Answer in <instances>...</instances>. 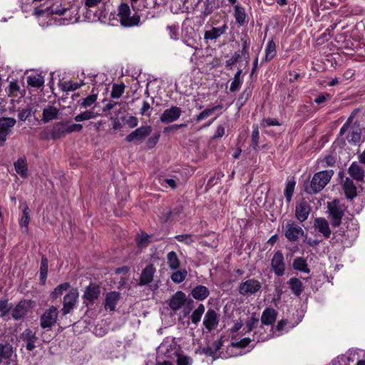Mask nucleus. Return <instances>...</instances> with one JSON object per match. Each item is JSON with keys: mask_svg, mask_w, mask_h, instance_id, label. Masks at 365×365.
I'll use <instances>...</instances> for the list:
<instances>
[{"mask_svg": "<svg viewBox=\"0 0 365 365\" xmlns=\"http://www.w3.org/2000/svg\"><path fill=\"white\" fill-rule=\"evenodd\" d=\"M334 175L332 170L319 171L314 175L310 182L304 185V190L308 194H315L322 190Z\"/></svg>", "mask_w": 365, "mask_h": 365, "instance_id": "nucleus-1", "label": "nucleus"}, {"mask_svg": "<svg viewBox=\"0 0 365 365\" xmlns=\"http://www.w3.org/2000/svg\"><path fill=\"white\" fill-rule=\"evenodd\" d=\"M46 12L51 14L66 15L71 13L68 18L69 22H77L79 19L78 7L70 5L63 0H56L51 6L46 8Z\"/></svg>", "mask_w": 365, "mask_h": 365, "instance_id": "nucleus-2", "label": "nucleus"}, {"mask_svg": "<svg viewBox=\"0 0 365 365\" xmlns=\"http://www.w3.org/2000/svg\"><path fill=\"white\" fill-rule=\"evenodd\" d=\"M116 16L118 21L124 27L137 26L140 22V16L137 14L131 15V11L127 4L122 3L118 6Z\"/></svg>", "mask_w": 365, "mask_h": 365, "instance_id": "nucleus-3", "label": "nucleus"}, {"mask_svg": "<svg viewBox=\"0 0 365 365\" xmlns=\"http://www.w3.org/2000/svg\"><path fill=\"white\" fill-rule=\"evenodd\" d=\"M327 207L331 225L333 227L339 226L345 211L344 205L339 200H334L332 202H328Z\"/></svg>", "mask_w": 365, "mask_h": 365, "instance_id": "nucleus-4", "label": "nucleus"}, {"mask_svg": "<svg viewBox=\"0 0 365 365\" xmlns=\"http://www.w3.org/2000/svg\"><path fill=\"white\" fill-rule=\"evenodd\" d=\"M282 229L287 239L292 242L297 241L304 233L303 229L293 221H287Z\"/></svg>", "mask_w": 365, "mask_h": 365, "instance_id": "nucleus-5", "label": "nucleus"}, {"mask_svg": "<svg viewBox=\"0 0 365 365\" xmlns=\"http://www.w3.org/2000/svg\"><path fill=\"white\" fill-rule=\"evenodd\" d=\"M16 120L14 118H0V147L4 145L8 135L11 133Z\"/></svg>", "mask_w": 365, "mask_h": 365, "instance_id": "nucleus-6", "label": "nucleus"}, {"mask_svg": "<svg viewBox=\"0 0 365 365\" xmlns=\"http://www.w3.org/2000/svg\"><path fill=\"white\" fill-rule=\"evenodd\" d=\"M262 287L259 281L255 279H248L239 286V293L243 296H250L256 294Z\"/></svg>", "mask_w": 365, "mask_h": 365, "instance_id": "nucleus-7", "label": "nucleus"}, {"mask_svg": "<svg viewBox=\"0 0 365 365\" xmlns=\"http://www.w3.org/2000/svg\"><path fill=\"white\" fill-rule=\"evenodd\" d=\"M242 328V324L236 322L231 329L232 341L231 347L235 349L245 348L251 342L249 337H243L242 339L237 338V331Z\"/></svg>", "mask_w": 365, "mask_h": 365, "instance_id": "nucleus-8", "label": "nucleus"}, {"mask_svg": "<svg viewBox=\"0 0 365 365\" xmlns=\"http://www.w3.org/2000/svg\"><path fill=\"white\" fill-rule=\"evenodd\" d=\"M78 292L76 289H71L63 297V315H66L75 307L78 302Z\"/></svg>", "mask_w": 365, "mask_h": 365, "instance_id": "nucleus-9", "label": "nucleus"}, {"mask_svg": "<svg viewBox=\"0 0 365 365\" xmlns=\"http://www.w3.org/2000/svg\"><path fill=\"white\" fill-rule=\"evenodd\" d=\"M271 267L274 274L278 276H282L285 272V262L283 254L281 251L276 252L271 260Z\"/></svg>", "mask_w": 365, "mask_h": 365, "instance_id": "nucleus-10", "label": "nucleus"}, {"mask_svg": "<svg viewBox=\"0 0 365 365\" xmlns=\"http://www.w3.org/2000/svg\"><path fill=\"white\" fill-rule=\"evenodd\" d=\"M152 128L150 125L141 126L128 135L125 140L128 143L133 141H143L150 134Z\"/></svg>", "mask_w": 365, "mask_h": 365, "instance_id": "nucleus-11", "label": "nucleus"}, {"mask_svg": "<svg viewBox=\"0 0 365 365\" xmlns=\"http://www.w3.org/2000/svg\"><path fill=\"white\" fill-rule=\"evenodd\" d=\"M57 309L52 306L48 309L41 317V326L42 328H49L53 326L57 319Z\"/></svg>", "mask_w": 365, "mask_h": 365, "instance_id": "nucleus-12", "label": "nucleus"}, {"mask_svg": "<svg viewBox=\"0 0 365 365\" xmlns=\"http://www.w3.org/2000/svg\"><path fill=\"white\" fill-rule=\"evenodd\" d=\"M182 110L177 106H172L165 109L160 117V120L163 123H170L177 120L182 114Z\"/></svg>", "mask_w": 365, "mask_h": 365, "instance_id": "nucleus-13", "label": "nucleus"}, {"mask_svg": "<svg viewBox=\"0 0 365 365\" xmlns=\"http://www.w3.org/2000/svg\"><path fill=\"white\" fill-rule=\"evenodd\" d=\"M219 323V317L213 309H208L203 319V324L208 331L216 329Z\"/></svg>", "mask_w": 365, "mask_h": 365, "instance_id": "nucleus-14", "label": "nucleus"}, {"mask_svg": "<svg viewBox=\"0 0 365 365\" xmlns=\"http://www.w3.org/2000/svg\"><path fill=\"white\" fill-rule=\"evenodd\" d=\"M227 29V25L225 23L220 27H211L210 29L206 30L204 34V39L206 41L216 40L222 35L226 33Z\"/></svg>", "mask_w": 365, "mask_h": 365, "instance_id": "nucleus-15", "label": "nucleus"}, {"mask_svg": "<svg viewBox=\"0 0 365 365\" xmlns=\"http://www.w3.org/2000/svg\"><path fill=\"white\" fill-rule=\"evenodd\" d=\"M311 207L307 201L302 200L296 206V217L300 221L304 222L310 213Z\"/></svg>", "mask_w": 365, "mask_h": 365, "instance_id": "nucleus-16", "label": "nucleus"}, {"mask_svg": "<svg viewBox=\"0 0 365 365\" xmlns=\"http://www.w3.org/2000/svg\"><path fill=\"white\" fill-rule=\"evenodd\" d=\"M336 163V156L333 154H327L319 158L317 161V169H324L329 167H334Z\"/></svg>", "mask_w": 365, "mask_h": 365, "instance_id": "nucleus-17", "label": "nucleus"}, {"mask_svg": "<svg viewBox=\"0 0 365 365\" xmlns=\"http://www.w3.org/2000/svg\"><path fill=\"white\" fill-rule=\"evenodd\" d=\"M21 337L22 340L26 342V347L27 350L32 351L36 347L35 343L38 339L36 336L35 333H34L31 329H26L24 331Z\"/></svg>", "mask_w": 365, "mask_h": 365, "instance_id": "nucleus-18", "label": "nucleus"}, {"mask_svg": "<svg viewBox=\"0 0 365 365\" xmlns=\"http://www.w3.org/2000/svg\"><path fill=\"white\" fill-rule=\"evenodd\" d=\"M67 134L66 122H58L53 125L51 135L53 140L59 139Z\"/></svg>", "mask_w": 365, "mask_h": 365, "instance_id": "nucleus-19", "label": "nucleus"}, {"mask_svg": "<svg viewBox=\"0 0 365 365\" xmlns=\"http://www.w3.org/2000/svg\"><path fill=\"white\" fill-rule=\"evenodd\" d=\"M120 299V294L117 292H108L105 299V309L106 310L114 311Z\"/></svg>", "mask_w": 365, "mask_h": 365, "instance_id": "nucleus-20", "label": "nucleus"}, {"mask_svg": "<svg viewBox=\"0 0 365 365\" xmlns=\"http://www.w3.org/2000/svg\"><path fill=\"white\" fill-rule=\"evenodd\" d=\"M185 302V294L182 292H177L170 299L169 306L173 311L182 307Z\"/></svg>", "mask_w": 365, "mask_h": 365, "instance_id": "nucleus-21", "label": "nucleus"}, {"mask_svg": "<svg viewBox=\"0 0 365 365\" xmlns=\"http://www.w3.org/2000/svg\"><path fill=\"white\" fill-rule=\"evenodd\" d=\"M13 352V348L11 345L0 344V365L9 364Z\"/></svg>", "mask_w": 365, "mask_h": 365, "instance_id": "nucleus-22", "label": "nucleus"}, {"mask_svg": "<svg viewBox=\"0 0 365 365\" xmlns=\"http://www.w3.org/2000/svg\"><path fill=\"white\" fill-rule=\"evenodd\" d=\"M15 171L21 178H26L28 176V165L26 157L23 156L19 158L14 164Z\"/></svg>", "mask_w": 365, "mask_h": 365, "instance_id": "nucleus-23", "label": "nucleus"}, {"mask_svg": "<svg viewBox=\"0 0 365 365\" xmlns=\"http://www.w3.org/2000/svg\"><path fill=\"white\" fill-rule=\"evenodd\" d=\"M155 269L153 264H149L143 270L140 278V284H148L152 282Z\"/></svg>", "mask_w": 365, "mask_h": 365, "instance_id": "nucleus-24", "label": "nucleus"}, {"mask_svg": "<svg viewBox=\"0 0 365 365\" xmlns=\"http://www.w3.org/2000/svg\"><path fill=\"white\" fill-rule=\"evenodd\" d=\"M29 307V302L27 301H21L14 308L12 312V317L15 319H19L24 317L27 313Z\"/></svg>", "mask_w": 365, "mask_h": 365, "instance_id": "nucleus-25", "label": "nucleus"}, {"mask_svg": "<svg viewBox=\"0 0 365 365\" xmlns=\"http://www.w3.org/2000/svg\"><path fill=\"white\" fill-rule=\"evenodd\" d=\"M314 227L325 237H329L331 235V230L328 222L324 218H317L314 220Z\"/></svg>", "mask_w": 365, "mask_h": 365, "instance_id": "nucleus-26", "label": "nucleus"}, {"mask_svg": "<svg viewBox=\"0 0 365 365\" xmlns=\"http://www.w3.org/2000/svg\"><path fill=\"white\" fill-rule=\"evenodd\" d=\"M349 174L356 180L362 181L364 177V171L363 168L356 162L350 165L348 170Z\"/></svg>", "mask_w": 365, "mask_h": 365, "instance_id": "nucleus-27", "label": "nucleus"}, {"mask_svg": "<svg viewBox=\"0 0 365 365\" xmlns=\"http://www.w3.org/2000/svg\"><path fill=\"white\" fill-rule=\"evenodd\" d=\"M100 294V287L96 284H90L83 294V298L93 302Z\"/></svg>", "mask_w": 365, "mask_h": 365, "instance_id": "nucleus-28", "label": "nucleus"}, {"mask_svg": "<svg viewBox=\"0 0 365 365\" xmlns=\"http://www.w3.org/2000/svg\"><path fill=\"white\" fill-rule=\"evenodd\" d=\"M277 317V312L272 308H267L262 314L261 321L263 324L270 325L272 324Z\"/></svg>", "mask_w": 365, "mask_h": 365, "instance_id": "nucleus-29", "label": "nucleus"}, {"mask_svg": "<svg viewBox=\"0 0 365 365\" xmlns=\"http://www.w3.org/2000/svg\"><path fill=\"white\" fill-rule=\"evenodd\" d=\"M347 140L354 144L359 143L361 141V129L359 125H354L348 134Z\"/></svg>", "mask_w": 365, "mask_h": 365, "instance_id": "nucleus-30", "label": "nucleus"}, {"mask_svg": "<svg viewBox=\"0 0 365 365\" xmlns=\"http://www.w3.org/2000/svg\"><path fill=\"white\" fill-rule=\"evenodd\" d=\"M27 83L34 88H39L44 84V78L38 73H32L27 76Z\"/></svg>", "mask_w": 365, "mask_h": 365, "instance_id": "nucleus-31", "label": "nucleus"}, {"mask_svg": "<svg viewBox=\"0 0 365 365\" xmlns=\"http://www.w3.org/2000/svg\"><path fill=\"white\" fill-rule=\"evenodd\" d=\"M344 193L348 199L352 200L356 196V187L353 181L346 178L344 182Z\"/></svg>", "mask_w": 365, "mask_h": 365, "instance_id": "nucleus-32", "label": "nucleus"}, {"mask_svg": "<svg viewBox=\"0 0 365 365\" xmlns=\"http://www.w3.org/2000/svg\"><path fill=\"white\" fill-rule=\"evenodd\" d=\"M58 110L53 106H48L43 110L42 120L43 123H48L50 120L57 118Z\"/></svg>", "mask_w": 365, "mask_h": 365, "instance_id": "nucleus-33", "label": "nucleus"}, {"mask_svg": "<svg viewBox=\"0 0 365 365\" xmlns=\"http://www.w3.org/2000/svg\"><path fill=\"white\" fill-rule=\"evenodd\" d=\"M234 16L236 22L240 25L242 26L246 22V13L245 9L243 6L235 4L234 6Z\"/></svg>", "mask_w": 365, "mask_h": 365, "instance_id": "nucleus-34", "label": "nucleus"}, {"mask_svg": "<svg viewBox=\"0 0 365 365\" xmlns=\"http://www.w3.org/2000/svg\"><path fill=\"white\" fill-rule=\"evenodd\" d=\"M210 294L208 289L202 285H198L192 290V296L197 300H204Z\"/></svg>", "mask_w": 365, "mask_h": 365, "instance_id": "nucleus-35", "label": "nucleus"}, {"mask_svg": "<svg viewBox=\"0 0 365 365\" xmlns=\"http://www.w3.org/2000/svg\"><path fill=\"white\" fill-rule=\"evenodd\" d=\"M288 284L293 294L296 296H299L303 291L302 282L297 277H292L289 280Z\"/></svg>", "mask_w": 365, "mask_h": 365, "instance_id": "nucleus-36", "label": "nucleus"}, {"mask_svg": "<svg viewBox=\"0 0 365 365\" xmlns=\"http://www.w3.org/2000/svg\"><path fill=\"white\" fill-rule=\"evenodd\" d=\"M293 268L304 273H309L310 270L308 268L307 260L302 257H296L293 262Z\"/></svg>", "mask_w": 365, "mask_h": 365, "instance_id": "nucleus-37", "label": "nucleus"}, {"mask_svg": "<svg viewBox=\"0 0 365 365\" xmlns=\"http://www.w3.org/2000/svg\"><path fill=\"white\" fill-rule=\"evenodd\" d=\"M168 267L172 270H176L180 267V262L175 252H169L167 255Z\"/></svg>", "mask_w": 365, "mask_h": 365, "instance_id": "nucleus-38", "label": "nucleus"}, {"mask_svg": "<svg viewBox=\"0 0 365 365\" xmlns=\"http://www.w3.org/2000/svg\"><path fill=\"white\" fill-rule=\"evenodd\" d=\"M99 114L97 113H95L93 109L86 110L80 114L76 115L74 117V120L76 122H81L84 120H88L91 119L96 118L97 116H98Z\"/></svg>", "mask_w": 365, "mask_h": 365, "instance_id": "nucleus-39", "label": "nucleus"}, {"mask_svg": "<svg viewBox=\"0 0 365 365\" xmlns=\"http://www.w3.org/2000/svg\"><path fill=\"white\" fill-rule=\"evenodd\" d=\"M205 311V306L202 304H199V306L192 312L190 316V320L192 323L194 324H197L200 322Z\"/></svg>", "mask_w": 365, "mask_h": 365, "instance_id": "nucleus-40", "label": "nucleus"}, {"mask_svg": "<svg viewBox=\"0 0 365 365\" xmlns=\"http://www.w3.org/2000/svg\"><path fill=\"white\" fill-rule=\"evenodd\" d=\"M70 287V283L64 282L58 285L54 290L51 292L50 297L52 299H56L60 297L64 292Z\"/></svg>", "mask_w": 365, "mask_h": 365, "instance_id": "nucleus-41", "label": "nucleus"}, {"mask_svg": "<svg viewBox=\"0 0 365 365\" xmlns=\"http://www.w3.org/2000/svg\"><path fill=\"white\" fill-rule=\"evenodd\" d=\"M276 45L275 43L271 40L269 41L265 48V58L266 61L272 60L276 55Z\"/></svg>", "mask_w": 365, "mask_h": 365, "instance_id": "nucleus-42", "label": "nucleus"}, {"mask_svg": "<svg viewBox=\"0 0 365 365\" xmlns=\"http://www.w3.org/2000/svg\"><path fill=\"white\" fill-rule=\"evenodd\" d=\"M187 275V272L186 269H176V271L172 274L170 278L173 282L179 284L185 280Z\"/></svg>", "mask_w": 365, "mask_h": 365, "instance_id": "nucleus-43", "label": "nucleus"}, {"mask_svg": "<svg viewBox=\"0 0 365 365\" xmlns=\"http://www.w3.org/2000/svg\"><path fill=\"white\" fill-rule=\"evenodd\" d=\"M180 182V180L178 178H163L160 179V183L163 186H165V187H170L173 190L175 189L178 184Z\"/></svg>", "mask_w": 365, "mask_h": 365, "instance_id": "nucleus-44", "label": "nucleus"}, {"mask_svg": "<svg viewBox=\"0 0 365 365\" xmlns=\"http://www.w3.org/2000/svg\"><path fill=\"white\" fill-rule=\"evenodd\" d=\"M36 112L34 106L33 105L28 106L26 108L22 109L19 111L18 117L20 120L25 121L31 114Z\"/></svg>", "mask_w": 365, "mask_h": 365, "instance_id": "nucleus-45", "label": "nucleus"}, {"mask_svg": "<svg viewBox=\"0 0 365 365\" xmlns=\"http://www.w3.org/2000/svg\"><path fill=\"white\" fill-rule=\"evenodd\" d=\"M296 182L294 180H289L286 183L285 189H284V196L287 202L291 201L294 187H295Z\"/></svg>", "mask_w": 365, "mask_h": 365, "instance_id": "nucleus-46", "label": "nucleus"}, {"mask_svg": "<svg viewBox=\"0 0 365 365\" xmlns=\"http://www.w3.org/2000/svg\"><path fill=\"white\" fill-rule=\"evenodd\" d=\"M98 98V93H96L92 91L91 95L88 96L86 98H83L81 103V106L82 108H86L91 107L93 104L95 103Z\"/></svg>", "mask_w": 365, "mask_h": 365, "instance_id": "nucleus-47", "label": "nucleus"}, {"mask_svg": "<svg viewBox=\"0 0 365 365\" xmlns=\"http://www.w3.org/2000/svg\"><path fill=\"white\" fill-rule=\"evenodd\" d=\"M214 6L213 3L210 0H205L203 1V9L201 11V18L203 19L213 12Z\"/></svg>", "mask_w": 365, "mask_h": 365, "instance_id": "nucleus-48", "label": "nucleus"}, {"mask_svg": "<svg viewBox=\"0 0 365 365\" xmlns=\"http://www.w3.org/2000/svg\"><path fill=\"white\" fill-rule=\"evenodd\" d=\"M29 222V207L26 204L23 205L22 216L19 221V225L21 227H26L27 229Z\"/></svg>", "mask_w": 365, "mask_h": 365, "instance_id": "nucleus-49", "label": "nucleus"}, {"mask_svg": "<svg viewBox=\"0 0 365 365\" xmlns=\"http://www.w3.org/2000/svg\"><path fill=\"white\" fill-rule=\"evenodd\" d=\"M81 85L82 83H78L77 82H73L71 81H64L61 84V89L66 92L73 91L79 88L81 86Z\"/></svg>", "mask_w": 365, "mask_h": 365, "instance_id": "nucleus-50", "label": "nucleus"}, {"mask_svg": "<svg viewBox=\"0 0 365 365\" xmlns=\"http://www.w3.org/2000/svg\"><path fill=\"white\" fill-rule=\"evenodd\" d=\"M221 108H222V106L218 105V106H214L211 108H207V109L204 110L198 115H197L196 121L200 122L202 120L208 118L214 113L215 110H216L217 109Z\"/></svg>", "mask_w": 365, "mask_h": 365, "instance_id": "nucleus-51", "label": "nucleus"}, {"mask_svg": "<svg viewBox=\"0 0 365 365\" xmlns=\"http://www.w3.org/2000/svg\"><path fill=\"white\" fill-rule=\"evenodd\" d=\"M175 239L180 242L185 243V245H190L197 239L196 236L189 234L178 235L175 236Z\"/></svg>", "mask_w": 365, "mask_h": 365, "instance_id": "nucleus-52", "label": "nucleus"}, {"mask_svg": "<svg viewBox=\"0 0 365 365\" xmlns=\"http://www.w3.org/2000/svg\"><path fill=\"white\" fill-rule=\"evenodd\" d=\"M124 90L125 85L123 83L113 84L110 96L113 98H119L124 93Z\"/></svg>", "mask_w": 365, "mask_h": 365, "instance_id": "nucleus-53", "label": "nucleus"}, {"mask_svg": "<svg viewBox=\"0 0 365 365\" xmlns=\"http://www.w3.org/2000/svg\"><path fill=\"white\" fill-rule=\"evenodd\" d=\"M48 272V259L46 257L41 258V267H40V279L44 283L47 277Z\"/></svg>", "mask_w": 365, "mask_h": 365, "instance_id": "nucleus-54", "label": "nucleus"}, {"mask_svg": "<svg viewBox=\"0 0 365 365\" xmlns=\"http://www.w3.org/2000/svg\"><path fill=\"white\" fill-rule=\"evenodd\" d=\"M66 122V132L68 133H71L73 132H80L83 129V125L81 124H70L68 121Z\"/></svg>", "mask_w": 365, "mask_h": 365, "instance_id": "nucleus-55", "label": "nucleus"}, {"mask_svg": "<svg viewBox=\"0 0 365 365\" xmlns=\"http://www.w3.org/2000/svg\"><path fill=\"white\" fill-rule=\"evenodd\" d=\"M176 363L178 365H191L192 359L186 356L176 354Z\"/></svg>", "mask_w": 365, "mask_h": 365, "instance_id": "nucleus-56", "label": "nucleus"}, {"mask_svg": "<svg viewBox=\"0 0 365 365\" xmlns=\"http://www.w3.org/2000/svg\"><path fill=\"white\" fill-rule=\"evenodd\" d=\"M170 38L176 40L179 36V29L178 26L173 25L167 27Z\"/></svg>", "mask_w": 365, "mask_h": 365, "instance_id": "nucleus-57", "label": "nucleus"}, {"mask_svg": "<svg viewBox=\"0 0 365 365\" xmlns=\"http://www.w3.org/2000/svg\"><path fill=\"white\" fill-rule=\"evenodd\" d=\"M259 132L258 127L256 126L254 128L252 133V147L254 149H257L259 143Z\"/></svg>", "mask_w": 365, "mask_h": 365, "instance_id": "nucleus-58", "label": "nucleus"}, {"mask_svg": "<svg viewBox=\"0 0 365 365\" xmlns=\"http://www.w3.org/2000/svg\"><path fill=\"white\" fill-rule=\"evenodd\" d=\"M149 235L146 233H141L137 238V243L138 247H143L146 246L148 242Z\"/></svg>", "mask_w": 365, "mask_h": 365, "instance_id": "nucleus-59", "label": "nucleus"}, {"mask_svg": "<svg viewBox=\"0 0 365 365\" xmlns=\"http://www.w3.org/2000/svg\"><path fill=\"white\" fill-rule=\"evenodd\" d=\"M151 107L148 102L144 101L143 102L142 108H140V113L143 115L150 116V110Z\"/></svg>", "mask_w": 365, "mask_h": 365, "instance_id": "nucleus-60", "label": "nucleus"}, {"mask_svg": "<svg viewBox=\"0 0 365 365\" xmlns=\"http://www.w3.org/2000/svg\"><path fill=\"white\" fill-rule=\"evenodd\" d=\"M262 125L264 127L266 126H272V125H279V123L275 118H265L263 119L262 122Z\"/></svg>", "mask_w": 365, "mask_h": 365, "instance_id": "nucleus-61", "label": "nucleus"}, {"mask_svg": "<svg viewBox=\"0 0 365 365\" xmlns=\"http://www.w3.org/2000/svg\"><path fill=\"white\" fill-rule=\"evenodd\" d=\"M241 84H242V81L240 79L233 78V80L230 84V91L231 92L237 91L240 88Z\"/></svg>", "mask_w": 365, "mask_h": 365, "instance_id": "nucleus-62", "label": "nucleus"}, {"mask_svg": "<svg viewBox=\"0 0 365 365\" xmlns=\"http://www.w3.org/2000/svg\"><path fill=\"white\" fill-rule=\"evenodd\" d=\"M10 309L7 300H0V313L1 315L6 314Z\"/></svg>", "mask_w": 365, "mask_h": 365, "instance_id": "nucleus-63", "label": "nucleus"}, {"mask_svg": "<svg viewBox=\"0 0 365 365\" xmlns=\"http://www.w3.org/2000/svg\"><path fill=\"white\" fill-rule=\"evenodd\" d=\"M138 120L135 116H130L126 120V124L131 128H135L138 125Z\"/></svg>", "mask_w": 365, "mask_h": 365, "instance_id": "nucleus-64", "label": "nucleus"}]
</instances>
